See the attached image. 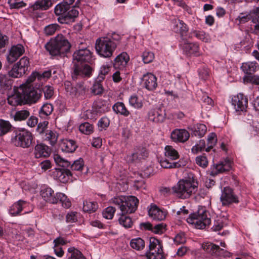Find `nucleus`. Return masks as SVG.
<instances>
[{"mask_svg": "<svg viewBox=\"0 0 259 259\" xmlns=\"http://www.w3.org/2000/svg\"><path fill=\"white\" fill-rule=\"evenodd\" d=\"M33 141L32 134L24 128L14 131V135L11 138V143L14 146L24 149L29 148Z\"/></svg>", "mask_w": 259, "mask_h": 259, "instance_id": "5", "label": "nucleus"}, {"mask_svg": "<svg viewBox=\"0 0 259 259\" xmlns=\"http://www.w3.org/2000/svg\"><path fill=\"white\" fill-rule=\"evenodd\" d=\"M54 173L58 180L62 183L67 182L72 175L70 170L66 168L56 169Z\"/></svg>", "mask_w": 259, "mask_h": 259, "instance_id": "26", "label": "nucleus"}, {"mask_svg": "<svg viewBox=\"0 0 259 259\" xmlns=\"http://www.w3.org/2000/svg\"><path fill=\"white\" fill-rule=\"evenodd\" d=\"M148 213L150 217L156 221L163 220L166 215V211L162 210L154 204L151 205V207L148 210Z\"/></svg>", "mask_w": 259, "mask_h": 259, "instance_id": "19", "label": "nucleus"}, {"mask_svg": "<svg viewBox=\"0 0 259 259\" xmlns=\"http://www.w3.org/2000/svg\"><path fill=\"white\" fill-rule=\"evenodd\" d=\"M110 70V67L108 65H103L100 70V73L98 76V81H103L105 79V76L107 74Z\"/></svg>", "mask_w": 259, "mask_h": 259, "instance_id": "56", "label": "nucleus"}, {"mask_svg": "<svg viewBox=\"0 0 259 259\" xmlns=\"http://www.w3.org/2000/svg\"><path fill=\"white\" fill-rule=\"evenodd\" d=\"M58 136V135L56 132L49 130L44 136H42V138L46 140L49 141L52 146H54L57 141Z\"/></svg>", "mask_w": 259, "mask_h": 259, "instance_id": "38", "label": "nucleus"}, {"mask_svg": "<svg viewBox=\"0 0 259 259\" xmlns=\"http://www.w3.org/2000/svg\"><path fill=\"white\" fill-rule=\"evenodd\" d=\"M186 39L184 40V44L183 46L184 51L189 55H194L199 56V46L197 43L187 42Z\"/></svg>", "mask_w": 259, "mask_h": 259, "instance_id": "22", "label": "nucleus"}, {"mask_svg": "<svg viewBox=\"0 0 259 259\" xmlns=\"http://www.w3.org/2000/svg\"><path fill=\"white\" fill-rule=\"evenodd\" d=\"M129 103L135 108L140 109L143 106V103L136 95L132 96L129 99Z\"/></svg>", "mask_w": 259, "mask_h": 259, "instance_id": "51", "label": "nucleus"}, {"mask_svg": "<svg viewBox=\"0 0 259 259\" xmlns=\"http://www.w3.org/2000/svg\"><path fill=\"white\" fill-rule=\"evenodd\" d=\"M20 92L22 95L24 102L28 104L36 103L42 96L41 89L34 88L30 83L21 85Z\"/></svg>", "mask_w": 259, "mask_h": 259, "instance_id": "9", "label": "nucleus"}, {"mask_svg": "<svg viewBox=\"0 0 259 259\" xmlns=\"http://www.w3.org/2000/svg\"><path fill=\"white\" fill-rule=\"evenodd\" d=\"M53 111V106L51 104H45L40 108L39 114L40 117L45 118L50 115Z\"/></svg>", "mask_w": 259, "mask_h": 259, "instance_id": "42", "label": "nucleus"}, {"mask_svg": "<svg viewBox=\"0 0 259 259\" xmlns=\"http://www.w3.org/2000/svg\"><path fill=\"white\" fill-rule=\"evenodd\" d=\"M60 28V26L56 24H51L46 26L44 28V33L47 35H52Z\"/></svg>", "mask_w": 259, "mask_h": 259, "instance_id": "49", "label": "nucleus"}, {"mask_svg": "<svg viewBox=\"0 0 259 259\" xmlns=\"http://www.w3.org/2000/svg\"><path fill=\"white\" fill-rule=\"evenodd\" d=\"M30 112L27 110L17 111L14 115V119L16 121L25 120L30 116Z\"/></svg>", "mask_w": 259, "mask_h": 259, "instance_id": "41", "label": "nucleus"}, {"mask_svg": "<svg viewBox=\"0 0 259 259\" xmlns=\"http://www.w3.org/2000/svg\"><path fill=\"white\" fill-rule=\"evenodd\" d=\"M166 117V114L160 108L151 109L148 114L149 120L155 123L163 122Z\"/></svg>", "mask_w": 259, "mask_h": 259, "instance_id": "16", "label": "nucleus"}, {"mask_svg": "<svg viewBox=\"0 0 259 259\" xmlns=\"http://www.w3.org/2000/svg\"><path fill=\"white\" fill-rule=\"evenodd\" d=\"M67 256L68 259H86L82 253L74 247L68 249Z\"/></svg>", "mask_w": 259, "mask_h": 259, "instance_id": "35", "label": "nucleus"}, {"mask_svg": "<svg viewBox=\"0 0 259 259\" xmlns=\"http://www.w3.org/2000/svg\"><path fill=\"white\" fill-rule=\"evenodd\" d=\"M161 166L165 168H177L181 166L179 162H170L167 159L161 160L160 161Z\"/></svg>", "mask_w": 259, "mask_h": 259, "instance_id": "55", "label": "nucleus"}, {"mask_svg": "<svg viewBox=\"0 0 259 259\" xmlns=\"http://www.w3.org/2000/svg\"><path fill=\"white\" fill-rule=\"evenodd\" d=\"M113 111L117 114H120L125 117L128 116L130 112L122 102H117L112 107Z\"/></svg>", "mask_w": 259, "mask_h": 259, "instance_id": "32", "label": "nucleus"}, {"mask_svg": "<svg viewBox=\"0 0 259 259\" xmlns=\"http://www.w3.org/2000/svg\"><path fill=\"white\" fill-rule=\"evenodd\" d=\"M7 100L8 102L10 105L14 106L18 105H21L24 102L22 98V95L20 92V88L13 95L9 96Z\"/></svg>", "mask_w": 259, "mask_h": 259, "instance_id": "30", "label": "nucleus"}, {"mask_svg": "<svg viewBox=\"0 0 259 259\" xmlns=\"http://www.w3.org/2000/svg\"><path fill=\"white\" fill-rule=\"evenodd\" d=\"M250 20L248 13H240L239 16L236 19L238 21L239 24H244Z\"/></svg>", "mask_w": 259, "mask_h": 259, "instance_id": "64", "label": "nucleus"}, {"mask_svg": "<svg viewBox=\"0 0 259 259\" xmlns=\"http://www.w3.org/2000/svg\"><path fill=\"white\" fill-rule=\"evenodd\" d=\"M78 2V0L73 6H70V4L65 3H60L56 6L54 12L58 17L57 20L60 23L69 24L74 21L79 14L78 7L76 6Z\"/></svg>", "mask_w": 259, "mask_h": 259, "instance_id": "2", "label": "nucleus"}, {"mask_svg": "<svg viewBox=\"0 0 259 259\" xmlns=\"http://www.w3.org/2000/svg\"><path fill=\"white\" fill-rule=\"evenodd\" d=\"M111 201L117 206L122 214L135 212L139 204V200L134 196L116 197L112 198Z\"/></svg>", "mask_w": 259, "mask_h": 259, "instance_id": "4", "label": "nucleus"}, {"mask_svg": "<svg viewBox=\"0 0 259 259\" xmlns=\"http://www.w3.org/2000/svg\"><path fill=\"white\" fill-rule=\"evenodd\" d=\"M28 204L26 201L20 200L12 205L10 209V213L13 216L18 215Z\"/></svg>", "mask_w": 259, "mask_h": 259, "instance_id": "24", "label": "nucleus"}, {"mask_svg": "<svg viewBox=\"0 0 259 259\" xmlns=\"http://www.w3.org/2000/svg\"><path fill=\"white\" fill-rule=\"evenodd\" d=\"M40 195L46 202L53 204L60 202L63 207L67 208L71 206V202L65 195L62 193H57L55 195L51 188H43L40 191Z\"/></svg>", "mask_w": 259, "mask_h": 259, "instance_id": "7", "label": "nucleus"}, {"mask_svg": "<svg viewBox=\"0 0 259 259\" xmlns=\"http://www.w3.org/2000/svg\"><path fill=\"white\" fill-rule=\"evenodd\" d=\"M175 30L177 32L180 34L181 39L183 40L186 39V36L188 31V27L187 25L181 20H178L176 22L174 27Z\"/></svg>", "mask_w": 259, "mask_h": 259, "instance_id": "23", "label": "nucleus"}, {"mask_svg": "<svg viewBox=\"0 0 259 259\" xmlns=\"http://www.w3.org/2000/svg\"><path fill=\"white\" fill-rule=\"evenodd\" d=\"M210 214L203 208L200 209L197 212L190 214L187 219L188 223L194 225L195 227L199 229L204 228L210 224Z\"/></svg>", "mask_w": 259, "mask_h": 259, "instance_id": "10", "label": "nucleus"}, {"mask_svg": "<svg viewBox=\"0 0 259 259\" xmlns=\"http://www.w3.org/2000/svg\"><path fill=\"white\" fill-rule=\"evenodd\" d=\"M79 130L81 133L88 135L93 133L94 126L92 124L85 122L80 124Z\"/></svg>", "mask_w": 259, "mask_h": 259, "instance_id": "44", "label": "nucleus"}, {"mask_svg": "<svg viewBox=\"0 0 259 259\" xmlns=\"http://www.w3.org/2000/svg\"><path fill=\"white\" fill-rule=\"evenodd\" d=\"M45 48L51 55L61 56L70 51L71 45L63 35L59 34L47 43Z\"/></svg>", "mask_w": 259, "mask_h": 259, "instance_id": "3", "label": "nucleus"}, {"mask_svg": "<svg viewBox=\"0 0 259 259\" xmlns=\"http://www.w3.org/2000/svg\"><path fill=\"white\" fill-rule=\"evenodd\" d=\"M160 241L154 237L149 240V253L147 254L148 259H156V257H162L163 249Z\"/></svg>", "mask_w": 259, "mask_h": 259, "instance_id": "12", "label": "nucleus"}, {"mask_svg": "<svg viewBox=\"0 0 259 259\" xmlns=\"http://www.w3.org/2000/svg\"><path fill=\"white\" fill-rule=\"evenodd\" d=\"M231 166L230 162H222L215 165L214 169L212 171L213 175H217L219 173H222L228 171L231 169Z\"/></svg>", "mask_w": 259, "mask_h": 259, "instance_id": "33", "label": "nucleus"}, {"mask_svg": "<svg viewBox=\"0 0 259 259\" xmlns=\"http://www.w3.org/2000/svg\"><path fill=\"white\" fill-rule=\"evenodd\" d=\"M20 68L16 64L14 65L10 71H9V77L11 76L13 77H20L23 75L25 74V73H22L20 74Z\"/></svg>", "mask_w": 259, "mask_h": 259, "instance_id": "59", "label": "nucleus"}, {"mask_svg": "<svg viewBox=\"0 0 259 259\" xmlns=\"http://www.w3.org/2000/svg\"><path fill=\"white\" fill-rule=\"evenodd\" d=\"M93 108L97 113H102L106 112L108 107L103 101H98L94 103Z\"/></svg>", "mask_w": 259, "mask_h": 259, "instance_id": "46", "label": "nucleus"}, {"mask_svg": "<svg viewBox=\"0 0 259 259\" xmlns=\"http://www.w3.org/2000/svg\"><path fill=\"white\" fill-rule=\"evenodd\" d=\"M165 155L170 159L174 160L179 158V155L178 151L171 146H166L165 148Z\"/></svg>", "mask_w": 259, "mask_h": 259, "instance_id": "40", "label": "nucleus"}, {"mask_svg": "<svg viewBox=\"0 0 259 259\" xmlns=\"http://www.w3.org/2000/svg\"><path fill=\"white\" fill-rule=\"evenodd\" d=\"M24 48L21 45L18 44L13 46L9 51L7 57L8 63L12 64L15 62L24 53Z\"/></svg>", "mask_w": 259, "mask_h": 259, "instance_id": "15", "label": "nucleus"}, {"mask_svg": "<svg viewBox=\"0 0 259 259\" xmlns=\"http://www.w3.org/2000/svg\"><path fill=\"white\" fill-rule=\"evenodd\" d=\"M131 246L137 250L142 249L145 246L144 240L141 238H137L132 239L130 242Z\"/></svg>", "mask_w": 259, "mask_h": 259, "instance_id": "45", "label": "nucleus"}, {"mask_svg": "<svg viewBox=\"0 0 259 259\" xmlns=\"http://www.w3.org/2000/svg\"><path fill=\"white\" fill-rule=\"evenodd\" d=\"M77 147L76 142L72 140H62L60 143V148L61 150L66 153L73 152Z\"/></svg>", "mask_w": 259, "mask_h": 259, "instance_id": "21", "label": "nucleus"}, {"mask_svg": "<svg viewBox=\"0 0 259 259\" xmlns=\"http://www.w3.org/2000/svg\"><path fill=\"white\" fill-rule=\"evenodd\" d=\"M52 5L51 0H37L30 8L33 11L47 10Z\"/></svg>", "mask_w": 259, "mask_h": 259, "instance_id": "27", "label": "nucleus"}, {"mask_svg": "<svg viewBox=\"0 0 259 259\" xmlns=\"http://www.w3.org/2000/svg\"><path fill=\"white\" fill-rule=\"evenodd\" d=\"M192 135L201 138L205 134L207 128L204 124H197L192 128Z\"/></svg>", "mask_w": 259, "mask_h": 259, "instance_id": "31", "label": "nucleus"}, {"mask_svg": "<svg viewBox=\"0 0 259 259\" xmlns=\"http://www.w3.org/2000/svg\"><path fill=\"white\" fill-rule=\"evenodd\" d=\"M195 161L197 165L203 168L206 167L208 165L207 159L204 155H200L196 157Z\"/></svg>", "mask_w": 259, "mask_h": 259, "instance_id": "61", "label": "nucleus"}, {"mask_svg": "<svg viewBox=\"0 0 259 259\" xmlns=\"http://www.w3.org/2000/svg\"><path fill=\"white\" fill-rule=\"evenodd\" d=\"M13 126L9 121L1 119V136L12 131Z\"/></svg>", "mask_w": 259, "mask_h": 259, "instance_id": "50", "label": "nucleus"}, {"mask_svg": "<svg viewBox=\"0 0 259 259\" xmlns=\"http://www.w3.org/2000/svg\"><path fill=\"white\" fill-rule=\"evenodd\" d=\"M205 146V141L203 140H201L199 141V143L192 147V152L194 153H197L199 151H201L204 149Z\"/></svg>", "mask_w": 259, "mask_h": 259, "instance_id": "63", "label": "nucleus"}, {"mask_svg": "<svg viewBox=\"0 0 259 259\" xmlns=\"http://www.w3.org/2000/svg\"><path fill=\"white\" fill-rule=\"evenodd\" d=\"M202 246L203 249L207 254H202L199 259H213V255H224V249L221 248L218 245L210 242H206L203 243Z\"/></svg>", "mask_w": 259, "mask_h": 259, "instance_id": "11", "label": "nucleus"}, {"mask_svg": "<svg viewBox=\"0 0 259 259\" xmlns=\"http://www.w3.org/2000/svg\"><path fill=\"white\" fill-rule=\"evenodd\" d=\"M34 154L36 158L47 157L51 154V150L48 146L43 144H39L35 146Z\"/></svg>", "mask_w": 259, "mask_h": 259, "instance_id": "20", "label": "nucleus"}, {"mask_svg": "<svg viewBox=\"0 0 259 259\" xmlns=\"http://www.w3.org/2000/svg\"><path fill=\"white\" fill-rule=\"evenodd\" d=\"M16 64L20 68V74L22 73H26L29 66V58L27 57H23Z\"/></svg>", "mask_w": 259, "mask_h": 259, "instance_id": "43", "label": "nucleus"}, {"mask_svg": "<svg viewBox=\"0 0 259 259\" xmlns=\"http://www.w3.org/2000/svg\"><path fill=\"white\" fill-rule=\"evenodd\" d=\"M154 58V55L152 52L145 51L142 55V59L144 63L148 64L151 62Z\"/></svg>", "mask_w": 259, "mask_h": 259, "instance_id": "62", "label": "nucleus"}, {"mask_svg": "<svg viewBox=\"0 0 259 259\" xmlns=\"http://www.w3.org/2000/svg\"><path fill=\"white\" fill-rule=\"evenodd\" d=\"M126 214H120V216L118 219V222L120 225H122L125 228H130L132 227L133 222L132 219L126 215Z\"/></svg>", "mask_w": 259, "mask_h": 259, "instance_id": "39", "label": "nucleus"}, {"mask_svg": "<svg viewBox=\"0 0 259 259\" xmlns=\"http://www.w3.org/2000/svg\"><path fill=\"white\" fill-rule=\"evenodd\" d=\"M49 124V122L47 121H44L41 122H39L36 128V132L40 135L42 137L44 136V135L46 133L48 126Z\"/></svg>", "mask_w": 259, "mask_h": 259, "instance_id": "54", "label": "nucleus"}, {"mask_svg": "<svg viewBox=\"0 0 259 259\" xmlns=\"http://www.w3.org/2000/svg\"><path fill=\"white\" fill-rule=\"evenodd\" d=\"M42 92H44L46 99H51L54 95V88L51 85H46L41 89Z\"/></svg>", "mask_w": 259, "mask_h": 259, "instance_id": "58", "label": "nucleus"}, {"mask_svg": "<svg viewBox=\"0 0 259 259\" xmlns=\"http://www.w3.org/2000/svg\"><path fill=\"white\" fill-rule=\"evenodd\" d=\"M102 81H98V78H97L92 88V92L95 95H100L103 93L104 89L101 84Z\"/></svg>", "mask_w": 259, "mask_h": 259, "instance_id": "48", "label": "nucleus"}, {"mask_svg": "<svg viewBox=\"0 0 259 259\" xmlns=\"http://www.w3.org/2000/svg\"><path fill=\"white\" fill-rule=\"evenodd\" d=\"M147 156L148 152L146 149L143 147H139L136 152L132 155L131 158L132 161H135L145 159Z\"/></svg>", "mask_w": 259, "mask_h": 259, "instance_id": "34", "label": "nucleus"}, {"mask_svg": "<svg viewBox=\"0 0 259 259\" xmlns=\"http://www.w3.org/2000/svg\"><path fill=\"white\" fill-rule=\"evenodd\" d=\"M248 13L252 22L256 23L259 22V7L253 8Z\"/></svg>", "mask_w": 259, "mask_h": 259, "instance_id": "53", "label": "nucleus"}, {"mask_svg": "<svg viewBox=\"0 0 259 259\" xmlns=\"http://www.w3.org/2000/svg\"><path fill=\"white\" fill-rule=\"evenodd\" d=\"M129 59V56L126 53H121L115 58L114 67L119 69L124 68L126 65Z\"/></svg>", "mask_w": 259, "mask_h": 259, "instance_id": "25", "label": "nucleus"}, {"mask_svg": "<svg viewBox=\"0 0 259 259\" xmlns=\"http://www.w3.org/2000/svg\"><path fill=\"white\" fill-rule=\"evenodd\" d=\"M86 92V89L82 83H77L73 87V90L70 95L80 99H82L84 98Z\"/></svg>", "mask_w": 259, "mask_h": 259, "instance_id": "29", "label": "nucleus"}, {"mask_svg": "<svg viewBox=\"0 0 259 259\" xmlns=\"http://www.w3.org/2000/svg\"><path fill=\"white\" fill-rule=\"evenodd\" d=\"M197 184L188 180H181L172 187L174 192L177 196L186 199L197 191Z\"/></svg>", "mask_w": 259, "mask_h": 259, "instance_id": "6", "label": "nucleus"}, {"mask_svg": "<svg viewBox=\"0 0 259 259\" xmlns=\"http://www.w3.org/2000/svg\"><path fill=\"white\" fill-rule=\"evenodd\" d=\"M115 210V208L112 206H109L103 211V217L106 219H112L113 217Z\"/></svg>", "mask_w": 259, "mask_h": 259, "instance_id": "57", "label": "nucleus"}, {"mask_svg": "<svg viewBox=\"0 0 259 259\" xmlns=\"http://www.w3.org/2000/svg\"><path fill=\"white\" fill-rule=\"evenodd\" d=\"M243 71L247 74H251L259 69V66L255 61L244 63L241 66Z\"/></svg>", "mask_w": 259, "mask_h": 259, "instance_id": "28", "label": "nucleus"}, {"mask_svg": "<svg viewBox=\"0 0 259 259\" xmlns=\"http://www.w3.org/2000/svg\"><path fill=\"white\" fill-rule=\"evenodd\" d=\"M220 200L223 205H227L233 203H238L239 202L238 196L234 194L233 189L229 187H224L222 190Z\"/></svg>", "mask_w": 259, "mask_h": 259, "instance_id": "14", "label": "nucleus"}, {"mask_svg": "<svg viewBox=\"0 0 259 259\" xmlns=\"http://www.w3.org/2000/svg\"><path fill=\"white\" fill-rule=\"evenodd\" d=\"M83 166V160L82 158H80L74 161V162L71 164L70 168L72 170L81 171L82 170Z\"/></svg>", "mask_w": 259, "mask_h": 259, "instance_id": "60", "label": "nucleus"}, {"mask_svg": "<svg viewBox=\"0 0 259 259\" xmlns=\"http://www.w3.org/2000/svg\"><path fill=\"white\" fill-rule=\"evenodd\" d=\"M73 58L74 65L72 78L75 80L79 76L90 77L93 69L89 64H92L94 60L92 52L88 48L79 49L73 53Z\"/></svg>", "mask_w": 259, "mask_h": 259, "instance_id": "1", "label": "nucleus"}, {"mask_svg": "<svg viewBox=\"0 0 259 259\" xmlns=\"http://www.w3.org/2000/svg\"><path fill=\"white\" fill-rule=\"evenodd\" d=\"M189 137V132L185 129H176L171 133V138L175 142L184 143L188 140Z\"/></svg>", "mask_w": 259, "mask_h": 259, "instance_id": "18", "label": "nucleus"}, {"mask_svg": "<svg viewBox=\"0 0 259 259\" xmlns=\"http://www.w3.org/2000/svg\"><path fill=\"white\" fill-rule=\"evenodd\" d=\"M116 48V43L109 37H100L96 40L95 48L98 54L102 57H110Z\"/></svg>", "mask_w": 259, "mask_h": 259, "instance_id": "8", "label": "nucleus"}, {"mask_svg": "<svg viewBox=\"0 0 259 259\" xmlns=\"http://www.w3.org/2000/svg\"><path fill=\"white\" fill-rule=\"evenodd\" d=\"M98 208V203L96 202H91L85 200L83 203V210L84 212L93 213L95 212Z\"/></svg>", "mask_w": 259, "mask_h": 259, "instance_id": "36", "label": "nucleus"}, {"mask_svg": "<svg viewBox=\"0 0 259 259\" xmlns=\"http://www.w3.org/2000/svg\"><path fill=\"white\" fill-rule=\"evenodd\" d=\"M142 84L147 90L153 91L157 86V78L152 73H147L143 75Z\"/></svg>", "mask_w": 259, "mask_h": 259, "instance_id": "17", "label": "nucleus"}, {"mask_svg": "<svg viewBox=\"0 0 259 259\" xmlns=\"http://www.w3.org/2000/svg\"><path fill=\"white\" fill-rule=\"evenodd\" d=\"M193 36L204 42H208L209 39L208 35H206L203 31L197 30L192 31L190 33L189 38H191Z\"/></svg>", "mask_w": 259, "mask_h": 259, "instance_id": "47", "label": "nucleus"}, {"mask_svg": "<svg viewBox=\"0 0 259 259\" xmlns=\"http://www.w3.org/2000/svg\"><path fill=\"white\" fill-rule=\"evenodd\" d=\"M232 105L235 111L239 114L241 112H245L248 106V99L243 94H238L232 97Z\"/></svg>", "mask_w": 259, "mask_h": 259, "instance_id": "13", "label": "nucleus"}, {"mask_svg": "<svg viewBox=\"0 0 259 259\" xmlns=\"http://www.w3.org/2000/svg\"><path fill=\"white\" fill-rule=\"evenodd\" d=\"M12 80L8 79L6 75L1 77V91L11 89Z\"/></svg>", "mask_w": 259, "mask_h": 259, "instance_id": "52", "label": "nucleus"}, {"mask_svg": "<svg viewBox=\"0 0 259 259\" xmlns=\"http://www.w3.org/2000/svg\"><path fill=\"white\" fill-rule=\"evenodd\" d=\"M51 71L47 70L44 71L42 73L36 72L32 74L29 78L28 81L30 82H33L35 78L37 77L38 80H44L48 79L51 75Z\"/></svg>", "mask_w": 259, "mask_h": 259, "instance_id": "37", "label": "nucleus"}]
</instances>
